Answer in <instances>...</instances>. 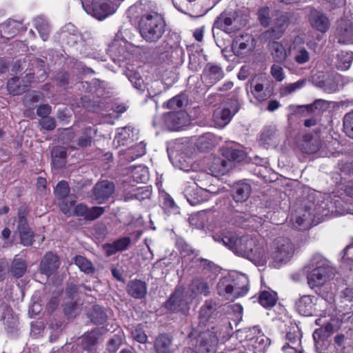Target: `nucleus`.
Masks as SVG:
<instances>
[{
  "label": "nucleus",
  "mask_w": 353,
  "mask_h": 353,
  "mask_svg": "<svg viewBox=\"0 0 353 353\" xmlns=\"http://www.w3.org/2000/svg\"><path fill=\"white\" fill-rule=\"evenodd\" d=\"M74 263L79 267L81 271L85 274H93L95 269L92 262L88 260L85 257L81 255L74 257Z\"/></svg>",
  "instance_id": "obj_49"
},
{
  "label": "nucleus",
  "mask_w": 353,
  "mask_h": 353,
  "mask_svg": "<svg viewBox=\"0 0 353 353\" xmlns=\"http://www.w3.org/2000/svg\"><path fill=\"white\" fill-rule=\"evenodd\" d=\"M258 19L261 26L268 27L270 23V10L268 7L261 8L258 10Z\"/></svg>",
  "instance_id": "obj_64"
},
{
  "label": "nucleus",
  "mask_w": 353,
  "mask_h": 353,
  "mask_svg": "<svg viewBox=\"0 0 353 353\" xmlns=\"http://www.w3.org/2000/svg\"><path fill=\"white\" fill-rule=\"evenodd\" d=\"M317 299L310 295H303L295 302V308L301 315L312 316L315 311L314 305Z\"/></svg>",
  "instance_id": "obj_21"
},
{
  "label": "nucleus",
  "mask_w": 353,
  "mask_h": 353,
  "mask_svg": "<svg viewBox=\"0 0 353 353\" xmlns=\"http://www.w3.org/2000/svg\"><path fill=\"white\" fill-rule=\"evenodd\" d=\"M252 48V39L249 35L236 37L232 45V51L237 56H243Z\"/></svg>",
  "instance_id": "obj_25"
},
{
  "label": "nucleus",
  "mask_w": 353,
  "mask_h": 353,
  "mask_svg": "<svg viewBox=\"0 0 353 353\" xmlns=\"http://www.w3.org/2000/svg\"><path fill=\"white\" fill-rule=\"evenodd\" d=\"M216 143L214 136L211 133L201 136L197 140L198 147L201 150H208L214 147Z\"/></svg>",
  "instance_id": "obj_53"
},
{
  "label": "nucleus",
  "mask_w": 353,
  "mask_h": 353,
  "mask_svg": "<svg viewBox=\"0 0 353 353\" xmlns=\"http://www.w3.org/2000/svg\"><path fill=\"white\" fill-rule=\"evenodd\" d=\"M239 109L240 103L236 98L228 99L222 108H219L214 112L213 121L216 126L225 127Z\"/></svg>",
  "instance_id": "obj_7"
},
{
  "label": "nucleus",
  "mask_w": 353,
  "mask_h": 353,
  "mask_svg": "<svg viewBox=\"0 0 353 353\" xmlns=\"http://www.w3.org/2000/svg\"><path fill=\"white\" fill-rule=\"evenodd\" d=\"M21 28V23L13 19H9L0 25V32L2 37L10 39L17 34Z\"/></svg>",
  "instance_id": "obj_31"
},
{
  "label": "nucleus",
  "mask_w": 353,
  "mask_h": 353,
  "mask_svg": "<svg viewBox=\"0 0 353 353\" xmlns=\"http://www.w3.org/2000/svg\"><path fill=\"white\" fill-rule=\"evenodd\" d=\"M314 205L305 204L303 206L296 210L294 216L295 226L301 230H307L312 225H316L314 218L316 213Z\"/></svg>",
  "instance_id": "obj_10"
},
{
  "label": "nucleus",
  "mask_w": 353,
  "mask_h": 353,
  "mask_svg": "<svg viewBox=\"0 0 353 353\" xmlns=\"http://www.w3.org/2000/svg\"><path fill=\"white\" fill-rule=\"evenodd\" d=\"M292 52L293 59L298 65L305 64L312 58L311 52L307 50L302 39L299 37L294 39L292 47Z\"/></svg>",
  "instance_id": "obj_20"
},
{
  "label": "nucleus",
  "mask_w": 353,
  "mask_h": 353,
  "mask_svg": "<svg viewBox=\"0 0 353 353\" xmlns=\"http://www.w3.org/2000/svg\"><path fill=\"white\" fill-rule=\"evenodd\" d=\"M107 51L112 60L119 65L130 56L123 41L114 40L108 46Z\"/></svg>",
  "instance_id": "obj_16"
},
{
  "label": "nucleus",
  "mask_w": 353,
  "mask_h": 353,
  "mask_svg": "<svg viewBox=\"0 0 353 353\" xmlns=\"http://www.w3.org/2000/svg\"><path fill=\"white\" fill-rule=\"evenodd\" d=\"M130 17L138 18L139 30L141 37L148 43H157L165 31L163 17L157 12H143L142 3H137L128 10Z\"/></svg>",
  "instance_id": "obj_2"
},
{
  "label": "nucleus",
  "mask_w": 353,
  "mask_h": 353,
  "mask_svg": "<svg viewBox=\"0 0 353 353\" xmlns=\"http://www.w3.org/2000/svg\"><path fill=\"white\" fill-rule=\"evenodd\" d=\"M341 261L349 266L350 270L353 267V243L347 245L342 252Z\"/></svg>",
  "instance_id": "obj_60"
},
{
  "label": "nucleus",
  "mask_w": 353,
  "mask_h": 353,
  "mask_svg": "<svg viewBox=\"0 0 353 353\" xmlns=\"http://www.w3.org/2000/svg\"><path fill=\"white\" fill-rule=\"evenodd\" d=\"M254 81L250 84V91L254 97L259 101H263L268 99L271 95L272 92L268 88L264 89V85L262 83H256Z\"/></svg>",
  "instance_id": "obj_41"
},
{
  "label": "nucleus",
  "mask_w": 353,
  "mask_h": 353,
  "mask_svg": "<svg viewBox=\"0 0 353 353\" xmlns=\"http://www.w3.org/2000/svg\"><path fill=\"white\" fill-rule=\"evenodd\" d=\"M343 122L345 134L353 139V111L345 114Z\"/></svg>",
  "instance_id": "obj_57"
},
{
  "label": "nucleus",
  "mask_w": 353,
  "mask_h": 353,
  "mask_svg": "<svg viewBox=\"0 0 353 353\" xmlns=\"http://www.w3.org/2000/svg\"><path fill=\"white\" fill-rule=\"evenodd\" d=\"M252 192V187L245 181H240L234 183L232 187L231 195L236 203H243L248 200Z\"/></svg>",
  "instance_id": "obj_22"
},
{
  "label": "nucleus",
  "mask_w": 353,
  "mask_h": 353,
  "mask_svg": "<svg viewBox=\"0 0 353 353\" xmlns=\"http://www.w3.org/2000/svg\"><path fill=\"white\" fill-rule=\"evenodd\" d=\"M330 102L323 99H316L313 103L301 105L298 108L303 112L304 116L311 114L319 115L326 111L330 107Z\"/></svg>",
  "instance_id": "obj_28"
},
{
  "label": "nucleus",
  "mask_w": 353,
  "mask_h": 353,
  "mask_svg": "<svg viewBox=\"0 0 353 353\" xmlns=\"http://www.w3.org/2000/svg\"><path fill=\"white\" fill-rule=\"evenodd\" d=\"M27 270V264L25 260L20 258H14L11 263L10 272L16 278L21 277Z\"/></svg>",
  "instance_id": "obj_44"
},
{
  "label": "nucleus",
  "mask_w": 353,
  "mask_h": 353,
  "mask_svg": "<svg viewBox=\"0 0 353 353\" xmlns=\"http://www.w3.org/2000/svg\"><path fill=\"white\" fill-rule=\"evenodd\" d=\"M138 139V130L131 126L118 128L113 143L117 147L132 143Z\"/></svg>",
  "instance_id": "obj_19"
},
{
  "label": "nucleus",
  "mask_w": 353,
  "mask_h": 353,
  "mask_svg": "<svg viewBox=\"0 0 353 353\" xmlns=\"http://www.w3.org/2000/svg\"><path fill=\"white\" fill-rule=\"evenodd\" d=\"M334 38L339 43H353V19H341L337 22Z\"/></svg>",
  "instance_id": "obj_13"
},
{
  "label": "nucleus",
  "mask_w": 353,
  "mask_h": 353,
  "mask_svg": "<svg viewBox=\"0 0 353 353\" xmlns=\"http://www.w3.org/2000/svg\"><path fill=\"white\" fill-rule=\"evenodd\" d=\"M277 294L274 291L263 290L259 296V303L265 308L274 306L277 301Z\"/></svg>",
  "instance_id": "obj_40"
},
{
  "label": "nucleus",
  "mask_w": 353,
  "mask_h": 353,
  "mask_svg": "<svg viewBox=\"0 0 353 353\" xmlns=\"http://www.w3.org/2000/svg\"><path fill=\"white\" fill-rule=\"evenodd\" d=\"M126 290L128 294L134 299H141L147 294L148 286L145 281L134 279L128 282Z\"/></svg>",
  "instance_id": "obj_27"
},
{
  "label": "nucleus",
  "mask_w": 353,
  "mask_h": 353,
  "mask_svg": "<svg viewBox=\"0 0 353 353\" xmlns=\"http://www.w3.org/2000/svg\"><path fill=\"white\" fill-rule=\"evenodd\" d=\"M229 170L228 162L221 158H214L210 168L212 176L225 174Z\"/></svg>",
  "instance_id": "obj_42"
},
{
  "label": "nucleus",
  "mask_w": 353,
  "mask_h": 353,
  "mask_svg": "<svg viewBox=\"0 0 353 353\" xmlns=\"http://www.w3.org/2000/svg\"><path fill=\"white\" fill-rule=\"evenodd\" d=\"M28 85L21 84L19 77H12L8 82V90L13 95L21 94L26 91Z\"/></svg>",
  "instance_id": "obj_45"
},
{
  "label": "nucleus",
  "mask_w": 353,
  "mask_h": 353,
  "mask_svg": "<svg viewBox=\"0 0 353 353\" xmlns=\"http://www.w3.org/2000/svg\"><path fill=\"white\" fill-rule=\"evenodd\" d=\"M309 19L311 26L319 32H325L330 28V21L327 16L316 10H311Z\"/></svg>",
  "instance_id": "obj_26"
},
{
  "label": "nucleus",
  "mask_w": 353,
  "mask_h": 353,
  "mask_svg": "<svg viewBox=\"0 0 353 353\" xmlns=\"http://www.w3.org/2000/svg\"><path fill=\"white\" fill-rule=\"evenodd\" d=\"M276 135V129L274 127L268 126L265 128L261 133V141L264 145L270 144V142Z\"/></svg>",
  "instance_id": "obj_62"
},
{
  "label": "nucleus",
  "mask_w": 353,
  "mask_h": 353,
  "mask_svg": "<svg viewBox=\"0 0 353 353\" xmlns=\"http://www.w3.org/2000/svg\"><path fill=\"white\" fill-rule=\"evenodd\" d=\"M34 25L41 39L43 41H47L51 32L50 26L48 20L41 16L37 17L34 19Z\"/></svg>",
  "instance_id": "obj_34"
},
{
  "label": "nucleus",
  "mask_w": 353,
  "mask_h": 353,
  "mask_svg": "<svg viewBox=\"0 0 353 353\" xmlns=\"http://www.w3.org/2000/svg\"><path fill=\"white\" fill-rule=\"evenodd\" d=\"M77 202L76 196L70 195L69 196L62 199L61 203L59 204L61 211L67 216L72 215V207Z\"/></svg>",
  "instance_id": "obj_50"
},
{
  "label": "nucleus",
  "mask_w": 353,
  "mask_h": 353,
  "mask_svg": "<svg viewBox=\"0 0 353 353\" xmlns=\"http://www.w3.org/2000/svg\"><path fill=\"white\" fill-rule=\"evenodd\" d=\"M125 74L134 88L139 91L144 90L145 84L139 72L134 70H128L125 72Z\"/></svg>",
  "instance_id": "obj_47"
},
{
  "label": "nucleus",
  "mask_w": 353,
  "mask_h": 353,
  "mask_svg": "<svg viewBox=\"0 0 353 353\" xmlns=\"http://www.w3.org/2000/svg\"><path fill=\"white\" fill-rule=\"evenodd\" d=\"M223 76L224 72L219 65L208 63L203 70L201 78L207 86L212 87L222 79Z\"/></svg>",
  "instance_id": "obj_18"
},
{
  "label": "nucleus",
  "mask_w": 353,
  "mask_h": 353,
  "mask_svg": "<svg viewBox=\"0 0 353 353\" xmlns=\"http://www.w3.org/2000/svg\"><path fill=\"white\" fill-rule=\"evenodd\" d=\"M84 10L99 21L113 14L117 8L111 0H92L90 3L82 2Z\"/></svg>",
  "instance_id": "obj_6"
},
{
  "label": "nucleus",
  "mask_w": 353,
  "mask_h": 353,
  "mask_svg": "<svg viewBox=\"0 0 353 353\" xmlns=\"http://www.w3.org/2000/svg\"><path fill=\"white\" fill-rule=\"evenodd\" d=\"M290 20L287 14H281L277 17L273 24V27L280 31L283 35L285 30L289 26Z\"/></svg>",
  "instance_id": "obj_61"
},
{
  "label": "nucleus",
  "mask_w": 353,
  "mask_h": 353,
  "mask_svg": "<svg viewBox=\"0 0 353 353\" xmlns=\"http://www.w3.org/2000/svg\"><path fill=\"white\" fill-rule=\"evenodd\" d=\"M114 190L113 182L107 180L99 181L93 188V199L99 204L103 203L112 196Z\"/></svg>",
  "instance_id": "obj_17"
},
{
  "label": "nucleus",
  "mask_w": 353,
  "mask_h": 353,
  "mask_svg": "<svg viewBox=\"0 0 353 353\" xmlns=\"http://www.w3.org/2000/svg\"><path fill=\"white\" fill-rule=\"evenodd\" d=\"M215 241L222 243L236 255L246 258L254 263L263 261L264 251L250 236H239L235 232L226 231L215 234Z\"/></svg>",
  "instance_id": "obj_1"
},
{
  "label": "nucleus",
  "mask_w": 353,
  "mask_h": 353,
  "mask_svg": "<svg viewBox=\"0 0 353 353\" xmlns=\"http://www.w3.org/2000/svg\"><path fill=\"white\" fill-rule=\"evenodd\" d=\"M60 265L58 256L52 252H47L40 264V271L48 276L53 274Z\"/></svg>",
  "instance_id": "obj_23"
},
{
  "label": "nucleus",
  "mask_w": 353,
  "mask_h": 353,
  "mask_svg": "<svg viewBox=\"0 0 353 353\" xmlns=\"http://www.w3.org/2000/svg\"><path fill=\"white\" fill-rule=\"evenodd\" d=\"M165 307L172 312L186 314L189 310L188 294L182 288H176L165 302Z\"/></svg>",
  "instance_id": "obj_11"
},
{
  "label": "nucleus",
  "mask_w": 353,
  "mask_h": 353,
  "mask_svg": "<svg viewBox=\"0 0 353 353\" xmlns=\"http://www.w3.org/2000/svg\"><path fill=\"white\" fill-rule=\"evenodd\" d=\"M233 285H235L234 290V297L244 296L248 291V279L245 274H238L236 279L232 276Z\"/></svg>",
  "instance_id": "obj_33"
},
{
  "label": "nucleus",
  "mask_w": 353,
  "mask_h": 353,
  "mask_svg": "<svg viewBox=\"0 0 353 353\" xmlns=\"http://www.w3.org/2000/svg\"><path fill=\"white\" fill-rule=\"evenodd\" d=\"M28 213L27 208L21 206L18 210L17 231L20 242L24 246H30L34 241V232L30 228L26 218Z\"/></svg>",
  "instance_id": "obj_9"
},
{
  "label": "nucleus",
  "mask_w": 353,
  "mask_h": 353,
  "mask_svg": "<svg viewBox=\"0 0 353 353\" xmlns=\"http://www.w3.org/2000/svg\"><path fill=\"white\" fill-rule=\"evenodd\" d=\"M306 83L305 79H301L296 82L289 83L283 87L281 92L283 94L287 95L295 92L296 90L303 88Z\"/></svg>",
  "instance_id": "obj_63"
},
{
  "label": "nucleus",
  "mask_w": 353,
  "mask_h": 353,
  "mask_svg": "<svg viewBox=\"0 0 353 353\" xmlns=\"http://www.w3.org/2000/svg\"><path fill=\"white\" fill-rule=\"evenodd\" d=\"M338 56L339 61L338 68L341 70H347L353 61V52L341 51Z\"/></svg>",
  "instance_id": "obj_54"
},
{
  "label": "nucleus",
  "mask_w": 353,
  "mask_h": 353,
  "mask_svg": "<svg viewBox=\"0 0 353 353\" xmlns=\"http://www.w3.org/2000/svg\"><path fill=\"white\" fill-rule=\"evenodd\" d=\"M52 163L53 166L59 169L65 165L66 162L67 152L65 148L62 146L54 147L51 152Z\"/></svg>",
  "instance_id": "obj_37"
},
{
  "label": "nucleus",
  "mask_w": 353,
  "mask_h": 353,
  "mask_svg": "<svg viewBox=\"0 0 353 353\" xmlns=\"http://www.w3.org/2000/svg\"><path fill=\"white\" fill-rule=\"evenodd\" d=\"M164 121L169 130L178 131L188 124L189 117L185 111L171 112L165 115Z\"/></svg>",
  "instance_id": "obj_14"
},
{
  "label": "nucleus",
  "mask_w": 353,
  "mask_h": 353,
  "mask_svg": "<svg viewBox=\"0 0 353 353\" xmlns=\"http://www.w3.org/2000/svg\"><path fill=\"white\" fill-rule=\"evenodd\" d=\"M221 154L228 161L240 162L245 158L244 151L234 146L222 147Z\"/></svg>",
  "instance_id": "obj_35"
},
{
  "label": "nucleus",
  "mask_w": 353,
  "mask_h": 353,
  "mask_svg": "<svg viewBox=\"0 0 353 353\" xmlns=\"http://www.w3.org/2000/svg\"><path fill=\"white\" fill-rule=\"evenodd\" d=\"M285 339L288 342L292 343V347L294 350V352L297 353L301 352L300 336L298 332H296L295 330L293 332H288L285 334Z\"/></svg>",
  "instance_id": "obj_56"
},
{
  "label": "nucleus",
  "mask_w": 353,
  "mask_h": 353,
  "mask_svg": "<svg viewBox=\"0 0 353 353\" xmlns=\"http://www.w3.org/2000/svg\"><path fill=\"white\" fill-rule=\"evenodd\" d=\"M233 17L230 13H222L216 19L214 26L216 28L220 29L227 33H230L233 31L232 28Z\"/></svg>",
  "instance_id": "obj_38"
},
{
  "label": "nucleus",
  "mask_w": 353,
  "mask_h": 353,
  "mask_svg": "<svg viewBox=\"0 0 353 353\" xmlns=\"http://www.w3.org/2000/svg\"><path fill=\"white\" fill-rule=\"evenodd\" d=\"M183 194L191 205H196L210 199L212 196L210 190L200 188L195 183L187 182Z\"/></svg>",
  "instance_id": "obj_12"
},
{
  "label": "nucleus",
  "mask_w": 353,
  "mask_h": 353,
  "mask_svg": "<svg viewBox=\"0 0 353 353\" xmlns=\"http://www.w3.org/2000/svg\"><path fill=\"white\" fill-rule=\"evenodd\" d=\"M223 325L205 326L197 336L196 345L201 352H209L214 350L219 341V335L223 330Z\"/></svg>",
  "instance_id": "obj_4"
},
{
  "label": "nucleus",
  "mask_w": 353,
  "mask_h": 353,
  "mask_svg": "<svg viewBox=\"0 0 353 353\" xmlns=\"http://www.w3.org/2000/svg\"><path fill=\"white\" fill-rule=\"evenodd\" d=\"M107 320V315L103 308L99 305H94L91 312V321L97 325L103 324Z\"/></svg>",
  "instance_id": "obj_51"
},
{
  "label": "nucleus",
  "mask_w": 353,
  "mask_h": 353,
  "mask_svg": "<svg viewBox=\"0 0 353 353\" xmlns=\"http://www.w3.org/2000/svg\"><path fill=\"white\" fill-rule=\"evenodd\" d=\"M283 34L280 31L277 30L274 27L264 31L260 35V39L263 41H276L275 40L281 38Z\"/></svg>",
  "instance_id": "obj_55"
},
{
  "label": "nucleus",
  "mask_w": 353,
  "mask_h": 353,
  "mask_svg": "<svg viewBox=\"0 0 353 353\" xmlns=\"http://www.w3.org/2000/svg\"><path fill=\"white\" fill-rule=\"evenodd\" d=\"M54 192L56 196L60 199L69 196L70 188L68 183L65 181H59L57 183Z\"/></svg>",
  "instance_id": "obj_59"
},
{
  "label": "nucleus",
  "mask_w": 353,
  "mask_h": 353,
  "mask_svg": "<svg viewBox=\"0 0 353 353\" xmlns=\"http://www.w3.org/2000/svg\"><path fill=\"white\" fill-rule=\"evenodd\" d=\"M268 46L274 61L281 63L285 60L287 57V52L283 45L281 42H269Z\"/></svg>",
  "instance_id": "obj_36"
},
{
  "label": "nucleus",
  "mask_w": 353,
  "mask_h": 353,
  "mask_svg": "<svg viewBox=\"0 0 353 353\" xmlns=\"http://www.w3.org/2000/svg\"><path fill=\"white\" fill-rule=\"evenodd\" d=\"M173 339L169 334H159L154 341V348L156 353H175L172 344Z\"/></svg>",
  "instance_id": "obj_24"
},
{
  "label": "nucleus",
  "mask_w": 353,
  "mask_h": 353,
  "mask_svg": "<svg viewBox=\"0 0 353 353\" xmlns=\"http://www.w3.org/2000/svg\"><path fill=\"white\" fill-rule=\"evenodd\" d=\"M190 179L192 180V182H190V183H195L200 188H206L211 185L212 175L205 172H194L190 175Z\"/></svg>",
  "instance_id": "obj_39"
},
{
  "label": "nucleus",
  "mask_w": 353,
  "mask_h": 353,
  "mask_svg": "<svg viewBox=\"0 0 353 353\" xmlns=\"http://www.w3.org/2000/svg\"><path fill=\"white\" fill-rule=\"evenodd\" d=\"M101 332L99 329H94L87 332L79 338L78 344L83 351L87 353H98L97 344L100 339Z\"/></svg>",
  "instance_id": "obj_15"
},
{
  "label": "nucleus",
  "mask_w": 353,
  "mask_h": 353,
  "mask_svg": "<svg viewBox=\"0 0 353 353\" xmlns=\"http://www.w3.org/2000/svg\"><path fill=\"white\" fill-rule=\"evenodd\" d=\"M294 246L291 240L285 236H279L273 242L272 257L274 262L285 263L292 257Z\"/></svg>",
  "instance_id": "obj_5"
},
{
  "label": "nucleus",
  "mask_w": 353,
  "mask_h": 353,
  "mask_svg": "<svg viewBox=\"0 0 353 353\" xmlns=\"http://www.w3.org/2000/svg\"><path fill=\"white\" fill-rule=\"evenodd\" d=\"M232 276H225L219 280L217 283V292L219 296H223L227 299L233 300L234 297V288Z\"/></svg>",
  "instance_id": "obj_29"
},
{
  "label": "nucleus",
  "mask_w": 353,
  "mask_h": 353,
  "mask_svg": "<svg viewBox=\"0 0 353 353\" xmlns=\"http://www.w3.org/2000/svg\"><path fill=\"white\" fill-rule=\"evenodd\" d=\"M220 316L221 312L217 303L212 299L206 300L199 310V327L221 325L217 322Z\"/></svg>",
  "instance_id": "obj_8"
},
{
  "label": "nucleus",
  "mask_w": 353,
  "mask_h": 353,
  "mask_svg": "<svg viewBox=\"0 0 353 353\" xmlns=\"http://www.w3.org/2000/svg\"><path fill=\"white\" fill-rule=\"evenodd\" d=\"M188 68L192 72H197L201 68V54L199 52L189 54Z\"/></svg>",
  "instance_id": "obj_58"
},
{
  "label": "nucleus",
  "mask_w": 353,
  "mask_h": 353,
  "mask_svg": "<svg viewBox=\"0 0 353 353\" xmlns=\"http://www.w3.org/2000/svg\"><path fill=\"white\" fill-rule=\"evenodd\" d=\"M175 245L181 257L184 259H190L191 261L194 256H198V252L193 249L183 238H176Z\"/></svg>",
  "instance_id": "obj_32"
},
{
  "label": "nucleus",
  "mask_w": 353,
  "mask_h": 353,
  "mask_svg": "<svg viewBox=\"0 0 353 353\" xmlns=\"http://www.w3.org/2000/svg\"><path fill=\"white\" fill-rule=\"evenodd\" d=\"M192 266L197 268V271L203 272L204 270H211L214 267V263L208 259L203 258H197L194 256L191 259Z\"/></svg>",
  "instance_id": "obj_52"
},
{
  "label": "nucleus",
  "mask_w": 353,
  "mask_h": 353,
  "mask_svg": "<svg viewBox=\"0 0 353 353\" xmlns=\"http://www.w3.org/2000/svg\"><path fill=\"white\" fill-rule=\"evenodd\" d=\"M191 295L195 297L198 295L208 296L210 294V288L208 282L202 277L194 278L188 286Z\"/></svg>",
  "instance_id": "obj_30"
},
{
  "label": "nucleus",
  "mask_w": 353,
  "mask_h": 353,
  "mask_svg": "<svg viewBox=\"0 0 353 353\" xmlns=\"http://www.w3.org/2000/svg\"><path fill=\"white\" fill-rule=\"evenodd\" d=\"M312 82L316 87L323 89L328 93H333L338 90L337 84L330 79L318 81L315 77H313Z\"/></svg>",
  "instance_id": "obj_48"
},
{
  "label": "nucleus",
  "mask_w": 353,
  "mask_h": 353,
  "mask_svg": "<svg viewBox=\"0 0 353 353\" xmlns=\"http://www.w3.org/2000/svg\"><path fill=\"white\" fill-rule=\"evenodd\" d=\"M345 335L337 334L332 343H330L327 348L328 353H343L345 350Z\"/></svg>",
  "instance_id": "obj_46"
},
{
  "label": "nucleus",
  "mask_w": 353,
  "mask_h": 353,
  "mask_svg": "<svg viewBox=\"0 0 353 353\" xmlns=\"http://www.w3.org/2000/svg\"><path fill=\"white\" fill-rule=\"evenodd\" d=\"M96 134V130L92 127L85 128L79 137L77 145L81 148H86L92 144L93 137Z\"/></svg>",
  "instance_id": "obj_43"
},
{
  "label": "nucleus",
  "mask_w": 353,
  "mask_h": 353,
  "mask_svg": "<svg viewBox=\"0 0 353 353\" xmlns=\"http://www.w3.org/2000/svg\"><path fill=\"white\" fill-rule=\"evenodd\" d=\"M304 269L307 283L312 289L325 284L334 274L330 261L319 253L312 255Z\"/></svg>",
  "instance_id": "obj_3"
}]
</instances>
